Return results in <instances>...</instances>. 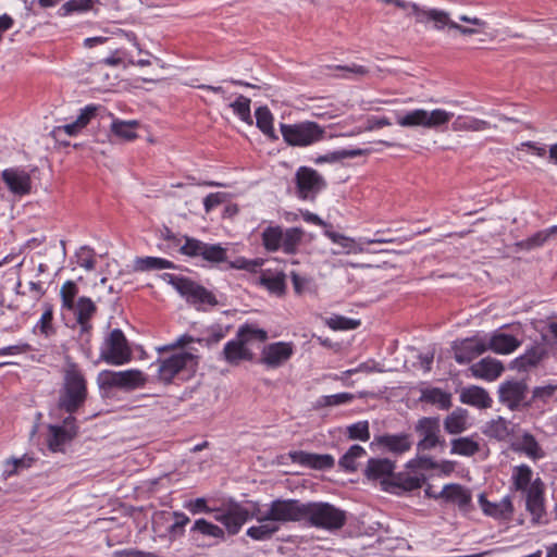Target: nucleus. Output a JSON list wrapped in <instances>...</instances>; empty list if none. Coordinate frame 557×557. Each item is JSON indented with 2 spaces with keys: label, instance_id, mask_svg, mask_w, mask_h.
Here are the masks:
<instances>
[{
  "label": "nucleus",
  "instance_id": "1",
  "mask_svg": "<svg viewBox=\"0 0 557 557\" xmlns=\"http://www.w3.org/2000/svg\"><path fill=\"white\" fill-rule=\"evenodd\" d=\"M87 397L88 388L84 373L76 363H69L64 369L57 408L70 416H74L85 405Z\"/></svg>",
  "mask_w": 557,
  "mask_h": 557
},
{
  "label": "nucleus",
  "instance_id": "2",
  "mask_svg": "<svg viewBox=\"0 0 557 557\" xmlns=\"http://www.w3.org/2000/svg\"><path fill=\"white\" fill-rule=\"evenodd\" d=\"M163 278L185 298L187 304L194 306L198 311H207L208 307L213 308L219 305L215 295L211 290L187 276L164 273Z\"/></svg>",
  "mask_w": 557,
  "mask_h": 557
},
{
  "label": "nucleus",
  "instance_id": "3",
  "mask_svg": "<svg viewBox=\"0 0 557 557\" xmlns=\"http://www.w3.org/2000/svg\"><path fill=\"white\" fill-rule=\"evenodd\" d=\"M305 511L304 522L317 529L339 530L347 522L346 511L326 502H308Z\"/></svg>",
  "mask_w": 557,
  "mask_h": 557
},
{
  "label": "nucleus",
  "instance_id": "4",
  "mask_svg": "<svg viewBox=\"0 0 557 557\" xmlns=\"http://www.w3.org/2000/svg\"><path fill=\"white\" fill-rule=\"evenodd\" d=\"M283 140L290 147H308L325 138V129L314 121L280 123Z\"/></svg>",
  "mask_w": 557,
  "mask_h": 557
},
{
  "label": "nucleus",
  "instance_id": "5",
  "mask_svg": "<svg viewBox=\"0 0 557 557\" xmlns=\"http://www.w3.org/2000/svg\"><path fill=\"white\" fill-rule=\"evenodd\" d=\"M158 380L164 385H169L173 383L176 375L184 371L188 372V377L193 376L198 369L199 356L182 351L158 359Z\"/></svg>",
  "mask_w": 557,
  "mask_h": 557
},
{
  "label": "nucleus",
  "instance_id": "6",
  "mask_svg": "<svg viewBox=\"0 0 557 557\" xmlns=\"http://www.w3.org/2000/svg\"><path fill=\"white\" fill-rule=\"evenodd\" d=\"M97 382L102 391L119 388L124 392H133L144 387L148 382V377L138 369L124 371L103 370L98 374Z\"/></svg>",
  "mask_w": 557,
  "mask_h": 557
},
{
  "label": "nucleus",
  "instance_id": "7",
  "mask_svg": "<svg viewBox=\"0 0 557 557\" xmlns=\"http://www.w3.org/2000/svg\"><path fill=\"white\" fill-rule=\"evenodd\" d=\"M306 503L296 498L273 499L264 511L261 520H268L275 524L289 522H304L306 515Z\"/></svg>",
  "mask_w": 557,
  "mask_h": 557
},
{
  "label": "nucleus",
  "instance_id": "8",
  "mask_svg": "<svg viewBox=\"0 0 557 557\" xmlns=\"http://www.w3.org/2000/svg\"><path fill=\"white\" fill-rule=\"evenodd\" d=\"M100 359L108 364L122 366L132 359V349L120 329L112 330L100 347Z\"/></svg>",
  "mask_w": 557,
  "mask_h": 557
},
{
  "label": "nucleus",
  "instance_id": "9",
  "mask_svg": "<svg viewBox=\"0 0 557 557\" xmlns=\"http://www.w3.org/2000/svg\"><path fill=\"white\" fill-rule=\"evenodd\" d=\"M79 433V425L74 416L67 414L61 424H49L47 445L52 453H64L65 446L72 443Z\"/></svg>",
  "mask_w": 557,
  "mask_h": 557
},
{
  "label": "nucleus",
  "instance_id": "10",
  "mask_svg": "<svg viewBox=\"0 0 557 557\" xmlns=\"http://www.w3.org/2000/svg\"><path fill=\"white\" fill-rule=\"evenodd\" d=\"M296 195L301 200L313 201L326 187V182L319 172L309 166H300L295 174Z\"/></svg>",
  "mask_w": 557,
  "mask_h": 557
},
{
  "label": "nucleus",
  "instance_id": "11",
  "mask_svg": "<svg viewBox=\"0 0 557 557\" xmlns=\"http://www.w3.org/2000/svg\"><path fill=\"white\" fill-rule=\"evenodd\" d=\"M414 432L419 436L417 449L431 450L436 446H444L445 440L441 436L440 417H422L414 424Z\"/></svg>",
  "mask_w": 557,
  "mask_h": 557
},
{
  "label": "nucleus",
  "instance_id": "12",
  "mask_svg": "<svg viewBox=\"0 0 557 557\" xmlns=\"http://www.w3.org/2000/svg\"><path fill=\"white\" fill-rule=\"evenodd\" d=\"M544 494L545 484L537 478L529 487L525 499V509L530 512L533 524H546L548 522L544 520L546 517Z\"/></svg>",
  "mask_w": 557,
  "mask_h": 557
},
{
  "label": "nucleus",
  "instance_id": "13",
  "mask_svg": "<svg viewBox=\"0 0 557 557\" xmlns=\"http://www.w3.org/2000/svg\"><path fill=\"white\" fill-rule=\"evenodd\" d=\"M293 352L294 347L292 343H271L263 347L259 362L269 369H277L290 359Z\"/></svg>",
  "mask_w": 557,
  "mask_h": 557
},
{
  "label": "nucleus",
  "instance_id": "14",
  "mask_svg": "<svg viewBox=\"0 0 557 557\" xmlns=\"http://www.w3.org/2000/svg\"><path fill=\"white\" fill-rule=\"evenodd\" d=\"M425 481V476H412L407 472L393 473L389 479L381 481V487L383 491L401 495L405 492H412L422 486Z\"/></svg>",
  "mask_w": 557,
  "mask_h": 557
},
{
  "label": "nucleus",
  "instance_id": "15",
  "mask_svg": "<svg viewBox=\"0 0 557 557\" xmlns=\"http://www.w3.org/2000/svg\"><path fill=\"white\" fill-rule=\"evenodd\" d=\"M528 385L525 381H505L498 387L499 401L505 404L510 410H517L523 407Z\"/></svg>",
  "mask_w": 557,
  "mask_h": 557
},
{
  "label": "nucleus",
  "instance_id": "16",
  "mask_svg": "<svg viewBox=\"0 0 557 557\" xmlns=\"http://www.w3.org/2000/svg\"><path fill=\"white\" fill-rule=\"evenodd\" d=\"M454 358L459 364H468L487 350L486 344L476 336L467 337L451 345Z\"/></svg>",
  "mask_w": 557,
  "mask_h": 557
},
{
  "label": "nucleus",
  "instance_id": "17",
  "mask_svg": "<svg viewBox=\"0 0 557 557\" xmlns=\"http://www.w3.org/2000/svg\"><path fill=\"white\" fill-rule=\"evenodd\" d=\"M288 456L294 463H298L314 470L332 469L335 465L334 457L329 454H314L304 450H294L289 451Z\"/></svg>",
  "mask_w": 557,
  "mask_h": 557
},
{
  "label": "nucleus",
  "instance_id": "18",
  "mask_svg": "<svg viewBox=\"0 0 557 557\" xmlns=\"http://www.w3.org/2000/svg\"><path fill=\"white\" fill-rule=\"evenodd\" d=\"M2 178L11 193L18 196L28 195L32 190L30 175L20 168L5 169Z\"/></svg>",
  "mask_w": 557,
  "mask_h": 557
},
{
  "label": "nucleus",
  "instance_id": "19",
  "mask_svg": "<svg viewBox=\"0 0 557 557\" xmlns=\"http://www.w3.org/2000/svg\"><path fill=\"white\" fill-rule=\"evenodd\" d=\"M372 444L377 445L380 448H383L388 453L401 455L410 450L412 446V438L408 433L383 434L375 436Z\"/></svg>",
  "mask_w": 557,
  "mask_h": 557
},
{
  "label": "nucleus",
  "instance_id": "20",
  "mask_svg": "<svg viewBox=\"0 0 557 557\" xmlns=\"http://www.w3.org/2000/svg\"><path fill=\"white\" fill-rule=\"evenodd\" d=\"M438 496L446 503L456 504L463 511H468L472 506L470 490L458 483L446 484L438 493Z\"/></svg>",
  "mask_w": 557,
  "mask_h": 557
},
{
  "label": "nucleus",
  "instance_id": "21",
  "mask_svg": "<svg viewBox=\"0 0 557 557\" xmlns=\"http://www.w3.org/2000/svg\"><path fill=\"white\" fill-rule=\"evenodd\" d=\"M253 356V352L247 347V343L237 336L235 339L228 341L221 351V358L232 366H237L243 360L252 361Z\"/></svg>",
  "mask_w": 557,
  "mask_h": 557
},
{
  "label": "nucleus",
  "instance_id": "22",
  "mask_svg": "<svg viewBox=\"0 0 557 557\" xmlns=\"http://www.w3.org/2000/svg\"><path fill=\"white\" fill-rule=\"evenodd\" d=\"M249 520L248 508L244 507L240 503L230 500L225 509V531L228 535H236L243 524Z\"/></svg>",
  "mask_w": 557,
  "mask_h": 557
},
{
  "label": "nucleus",
  "instance_id": "23",
  "mask_svg": "<svg viewBox=\"0 0 557 557\" xmlns=\"http://www.w3.org/2000/svg\"><path fill=\"white\" fill-rule=\"evenodd\" d=\"M479 504L483 512L493 518L510 519L515 511L509 495L505 496L499 503H492L485 497V494L482 493L479 496Z\"/></svg>",
  "mask_w": 557,
  "mask_h": 557
},
{
  "label": "nucleus",
  "instance_id": "24",
  "mask_svg": "<svg viewBox=\"0 0 557 557\" xmlns=\"http://www.w3.org/2000/svg\"><path fill=\"white\" fill-rule=\"evenodd\" d=\"M546 357V349L534 345L523 355L511 360L509 362V369L517 370L519 372H527L529 369L537 367L540 362Z\"/></svg>",
  "mask_w": 557,
  "mask_h": 557
},
{
  "label": "nucleus",
  "instance_id": "25",
  "mask_svg": "<svg viewBox=\"0 0 557 557\" xmlns=\"http://www.w3.org/2000/svg\"><path fill=\"white\" fill-rule=\"evenodd\" d=\"M505 368L502 361L486 357L471 367V372L475 377L485 381H494L502 375Z\"/></svg>",
  "mask_w": 557,
  "mask_h": 557
},
{
  "label": "nucleus",
  "instance_id": "26",
  "mask_svg": "<svg viewBox=\"0 0 557 557\" xmlns=\"http://www.w3.org/2000/svg\"><path fill=\"white\" fill-rule=\"evenodd\" d=\"M395 469V462L387 458H370L364 469V476L371 481L389 479Z\"/></svg>",
  "mask_w": 557,
  "mask_h": 557
},
{
  "label": "nucleus",
  "instance_id": "27",
  "mask_svg": "<svg viewBox=\"0 0 557 557\" xmlns=\"http://www.w3.org/2000/svg\"><path fill=\"white\" fill-rule=\"evenodd\" d=\"M460 401L480 409L491 408L493 404L486 389L478 385L463 388L460 393Z\"/></svg>",
  "mask_w": 557,
  "mask_h": 557
},
{
  "label": "nucleus",
  "instance_id": "28",
  "mask_svg": "<svg viewBox=\"0 0 557 557\" xmlns=\"http://www.w3.org/2000/svg\"><path fill=\"white\" fill-rule=\"evenodd\" d=\"M189 533L196 541L198 540L199 535L214 539L216 543L225 541V531L221 527L203 518L197 519L194 522Z\"/></svg>",
  "mask_w": 557,
  "mask_h": 557
},
{
  "label": "nucleus",
  "instance_id": "29",
  "mask_svg": "<svg viewBox=\"0 0 557 557\" xmlns=\"http://www.w3.org/2000/svg\"><path fill=\"white\" fill-rule=\"evenodd\" d=\"M520 345L521 342L511 334L495 333L491 336L486 347L487 350L491 349L496 354L508 355L515 351Z\"/></svg>",
  "mask_w": 557,
  "mask_h": 557
},
{
  "label": "nucleus",
  "instance_id": "30",
  "mask_svg": "<svg viewBox=\"0 0 557 557\" xmlns=\"http://www.w3.org/2000/svg\"><path fill=\"white\" fill-rule=\"evenodd\" d=\"M419 401L437 405L442 410H448L453 406L451 394L442 391L440 387L422 388Z\"/></svg>",
  "mask_w": 557,
  "mask_h": 557
},
{
  "label": "nucleus",
  "instance_id": "31",
  "mask_svg": "<svg viewBox=\"0 0 557 557\" xmlns=\"http://www.w3.org/2000/svg\"><path fill=\"white\" fill-rule=\"evenodd\" d=\"M478 434L471 436L456 437L450 441V454L465 457H472L481 450L479 442L474 440Z\"/></svg>",
  "mask_w": 557,
  "mask_h": 557
},
{
  "label": "nucleus",
  "instance_id": "32",
  "mask_svg": "<svg viewBox=\"0 0 557 557\" xmlns=\"http://www.w3.org/2000/svg\"><path fill=\"white\" fill-rule=\"evenodd\" d=\"M468 429V411L463 408H456L444 419V430L448 434L457 435Z\"/></svg>",
  "mask_w": 557,
  "mask_h": 557
},
{
  "label": "nucleus",
  "instance_id": "33",
  "mask_svg": "<svg viewBox=\"0 0 557 557\" xmlns=\"http://www.w3.org/2000/svg\"><path fill=\"white\" fill-rule=\"evenodd\" d=\"M428 22H433V27L437 30H442L445 27L451 29V24H455L446 11L437 9H423V13L421 14L418 23L424 24Z\"/></svg>",
  "mask_w": 557,
  "mask_h": 557
},
{
  "label": "nucleus",
  "instance_id": "34",
  "mask_svg": "<svg viewBox=\"0 0 557 557\" xmlns=\"http://www.w3.org/2000/svg\"><path fill=\"white\" fill-rule=\"evenodd\" d=\"M257 127L271 140L278 139L273 127V115L267 106L258 107L255 111Z\"/></svg>",
  "mask_w": 557,
  "mask_h": 557
},
{
  "label": "nucleus",
  "instance_id": "35",
  "mask_svg": "<svg viewBox=\"0 0 557 557\" xmlns=\"http://www.w3.org/2000/svg\"><path fill=\"white\" fill-rule=\"evenodd\" d=\"M98 0H67L57 11L58 16L66 17L73 14H83L95 9Z\"/></svg>",
  "mask_w": 557,
  "mask_h": 557
},
{
  "label": "nucleus",
  "instance_id": "36",
  "mask_svg": "<svg viewBox=\"0 0 557 557\" xmlns=\"http://www.w3.org/2000/svg\"><path fill=\"white\" fill-rule=\"evenodd\" d=\"M262 246L268 252H276L282 249L283 227L269 225L261 233Z\"/></svg>",
  "mask_w": 557,
  "mask_h": 557
},
{
  "label": "nucleus",
  "instance_id": "37",
  "mask_svg": "<svg viewBox=\"0 0 557 557\" xmlns=\"http://www.w3.org/2000/svg\"><path fill=\"white\" fill-rule=\"evenodd\" d=\"M532 469L528 465H520L513 468L511 475V491L527 492L532 484Z\"/></svg>",
  "mask_w": 557,
  "mask_h": 557
},
{
  "label": "nucleus",
  "instance_id": "38",
  "mask_svg": "<svg viewBox=\"0 0 557 557\" xmlns=\"http://www.w3.org/2000/svg\"><path fill=\"white\" fill-rule=\"evenodd\" d=\"M483 433L491 438L505 441L511 435L512 430L510 429L509 421L503 417H498L497 419L486 423L485 428L483 429Z\"/></svg>",
  "mask_w": 557,
  "mask_h": 557
},
{
  "label": "nucleus",
  "instance_id": "39",
  "mask_svg": "<svg viewBox=\"0 0 557 557\" xmlns=\"http://www.w3.org/2000/svg\"><path fill=\"white\" fill-rule=\"evenodd\" d=\"M369 152H370L369 149H361V148L342 149V150L329 152L323 156H319L314 160V163L315 164L334 163V162H338V161H342L347 158H356V157L367 156Z\"/></svg>",
  "mask_w": 557,
  "mask_h": 557
},
{
  "label": "nucleus",
  "instance_id": "40",
  "mask_svg": "<svg viewBox=\"0 0 557 557\" xmlns=\"http://www.w3.org/2000/svg\"><path fill=\"white\" fill-rule=\"evenodd\" d=\"M454 131L481 132L492 127L490 122L471 116L459 115L451 124Z\"/></svg>",
  "mask_w": 557,
  "mask_h": 557
},
{
  "label": "nucleus",
  "instance_id": "41",
  "mask_svg": "<svg viewBox=\"0 0 557 557\" xmlns=\"http://www.w3.org/2000/svg\"><path fill=\"white\" fill-rule=\"evenodd\" d=\"M554 234H557V225H554L547 230L539 231L534 233L532 236L528 237L527 239L517 242L516 247H518L521 250H532L534 248L543 246L544 243H546L547 239Z\"/></svg>",
  "mask_w": 557,
  "mask_h": 557
},
{
  "label": "nucleus",
  "instance_id": "42",
  "mask_svg": "<svg viewBox=\"0 0 557 557\" xmlns=\"http://www.w3.org/2000/svg\"><path fill=\"white\" fill-rule=\"evenodd\" d=\"M304 231L300 227H289L283 231L282 250L286 255H295L298 251Z\"/></svg>",
  "mask_w": 557,
  "mask_h": 557
},
{
  "label": "nucleus",
  "instance_id": "43",
  "mask_svg": "<svg viewBox=\"0 0 557 557\" xmlns=\"http://www.w3.org/2000/svg\"><path fill=\"white\" fill-rule=\"evenodd\" d=\"M367 454L366 449L355 444L339 458L338 466L346 472H356L358 467L356 459L363 457Z\"/></svg>",
  "mask_w": 557,
  "mask_h": 557
},
{
  "label": "nucleus",
  "instance_id": "44",
  "mask_svg": "<svg viewBox=\"0 0 557 557\" xmlns=\"http://www.w3.org/2000/svg\"><path fill=\"white\" fill-rule=\"evenodd\" d=\"M138 125L139 123L137 121H121L114 119L111 123V132L114 136L131 141L137 138L135 128L138 127Z\"/></svg>",
  "mask_w": 557,
  "mask_h": 557
},
{
  "label": "nucleus",
  "instance_id": "45",
  "mask_svg": "<svg viewBox=\"0 0 557 557\" xmlns=\"http://www.w3.org/2000/svg\"><path fill=\"white\" fill-rule=\"evenodd\" d=\"M42 308L44 312L34 327V333L39 331V333L45 337H50L55 334V329L53 326V306L50 302H45Z\"/></svg>",
  "mask_w": 557,
  "mask_h": 557
},
{
  "label": "nucleus",
  "instance_id": "46",
  "mask_svg": "<svg viewBox=\"0 0 557 557\" xmlns=\"http://www.w3.org/2000/svg\"><path fill=\"white\" fill-rule=\"evenodd\" d=\"M259 525H252L247 529V536L255 541H269L280 531V525L273 522H259Z\"/></svg>",
  "mask_w": 557,
  "mask_h": 557
},
{
  "label": "nucleus",
  "instance_id": "47",
  "mask_svg": "<svg viewBox=\"0 0 557 557\" xmlns=\"http://www.w3.org/2000/svg\"><path fill=\"white\" fill-rule=\"evenodd\" d=\"M174 268L175 264L172 261L159 257H143L135 260L136 271H152Z\"/></svg>",
  "mask_w": 557,
  "mask_h": 557
},
{
  "label": "nucleus",
  "instance_id": "48",
  "mask_svg": "<svg viewBox=\"0 0 557 557\" xmlns=\"http://www.w3.org/2000/svg\"><path fill=\"white\" fill-rule=\"evenodd\" d=\"M172 515L174 522L166 529V535L170 542H174L184 536L185 528L190 522L189 517L182 511H174Z\"/></svg>",
  "mask_w": 557,
  "mask_h": 557
},
{
  "label": "nucleus",
  "instance_id": "49",
  "mask_svg": "<svg viewBox=\"0 0 557 557\" xmlns=\"http://www.w3.org/2000/svg\"><path fill=\"white\" fill-rule=\"evenodd\" d=\"M230 329V325L213 324L206 330L207 336L197 338V343L210 348L219 344L227 335Z\"/></svg>",
  "mask_w": 557,
  "mask_h": 557
},
{
  "label": "nucleus",
  "instance_id": "50",
  "mask_svg": "<svg viewBox=\"0 0 557 557\" xmlns=\"http://www.w3.org/2000/svg\"><path fill=\"white\" fill-rule=\"evenodd\" d=\"M260 285L264 286L270 293L282 295L285 293L286 282L285 274L278 272L275 275L262 274L259 277Z\"/></svg>",
  "mask_w": 557,
  "mask_h": 557
},
{
  "label": "nucleus",
  "instance_id": "51",
  "mask_svg": "<svg viewBox=\"0 0 557 557\" xmlns=\"http://www.w3.org/2000/svg\"><path fill=\"white\" fill-rule=\"evenodd\" d=\"M200 252V257H202L203 260L211 263L224 262L226 261L227 258V250L220 244L203 243Z\"/></svg>",
  "mask_w": 557,
  "mask_h": 557
},
{
  "label": "nucleus",
  "instance_id": "52",
  "mask_svg": "<svg viewBox=\"0 0 557 557\" xmlns=\"http://www.w3.org/2000/svg\"><path fill=\"white\" fill-rule=\"evenodd\" d=\"M97 307L95 302L88 297H79L76 304V321L78 324H86V320L92 318L96 313Z\"/></svg>",
  "mask_w": 557,
  "mask_h": 557
},
{
  "label": "nucleus",
  "instance_id": "53",
  "mask_svg": "<svg viewBox=\"0 0 557 557\" xmlns=\"http://www.w3.org/2000/svg\"><path fill=\"white\" fill-rule=\"evenodd\" d=\"M329 227L324 231L326 237H329L334 244L339 245L343 248V252L351 253L361 251V248L357 247L355 239L345 236L344 234L337 233Z\"/></svg>",
  "mask_w": 557,
  "mask_h": 557
},
{
  "label": "nucleus",
  "instance_id": "54",
  "mask_svg": "<svg viewBox=\"0 0 557 557\" xmlns=\"http://www.w3.org/2000/svg\"><path fill=\"white\" fill-rule=\"evenodd\" d=\"M250 99L239 95L235 101H233L230 107L233 109L234 114H236L243 122L252 125V116L250 112Z\"/></svg>",
  "mask_w": 557,
  "mask_h": 557
},
{
  "label": "nucleus",
  "instance_id": "55",
  "mask_svg": "<svg viewBox=\"0 0 557 557\" xmlns=\"http://www.w3.org/2000/svg\"><path fill=\"white\" fill-rule=\"evenodd\" d=\"M237 337L242 338L247 344L252 339L265 342L268 338V333L263 329H259L253 324L245 323L239 326L237 331Z\"/></svg>",
  "mask_w": 557,
  "mask_h": 557
},
{
  "label": "nucleus",
  "instance_id": "56",
  "mask_svg": "<svg viewBox=\"0 0 557 557\" xmlns=\"http://www.w3.org/2000/svg\"><path fill=\"white\" fill-rule=\"evenodd\" d=\"M425 117H426V110L414 109L412 111L407 112L405 115L399 116L397 119V123L403 127H414V126L425 127Z\"/></svg>",
  "mask_w": 557,
  "mask_h": 557
},
{
  "label": "nucleus",
  "instance_id": "57",
  "mask_svg": "<svg viewBox=\"0 0 557 557\" xmlns=\"http://www.w3.org/2000/svg\"><path fill=\"white\" fill-rule=\"evenodd\" d=\"M557 385L536 386L532 391V397L523 403V408H530L536 400L546 404L556 393Z\"/></svg>",
  "mask_w": 557,
  "mask_h": 557
},
{
  "label": "nucleus",
  "instance_id": "58",
  "mask_svg": "<svg viewBox=\"0 0 557 557\" xmlns=\"http://www.w3.org/2000/svg\"><path fill=\"white\" fill-rule=\"evenodd\" d=\"M347 438L350 441L367 442L370 440V428L369 422L358 421L347 426L346 429Z\"/></svg>",
  "mask_w": 557,
  "mask_h": 557
},
{
  "label": "nucleus",
  "instance_id": "59",
  "mask_svg": "<svg viewBox=\"0 0 557 557\" xmlns=\"http://www.w3.org/2000/svg\"><path fill=\"white\" fill-rule=\"evenodd\" d=\"M355 399V395L351 393H338L334 395H325L318 398L315 408L339 406L348 404Z\"/></svg>",
  "mask_w": 557,
  "mask_h": 557
},
{
  "label": "nucleus",
  "instance_id": "60",
  "mask_svg": "<svg viewBox=\"0 0 557 557\" xmlns=\"http://www.w3.org/2000/svg\"><path fill=\"white\" fill-rule=\"evenodd\" d=\"M78 294V287L75 282L66 281L60 290L62 307L73 310L75 307V297Z\"/></svg>",
  "mask_w": 557,
  "mask_h": 557
},
{
  "label": "nucleus",
  "instance_id": "61",
  "mask_svg": "<svg viewBox=\"0 0 557 557\" xmlns=\"http://www.w3.org/2000/svg\"><path fill=\"white\" fill-rule=\"evenodd\" d=\"M454 114L451 112H447L443 109H435L431 112L426 111L425 117V127L426 128H437L444 124H447Z\"/></svg>",
  "mask_w": 557,
  "mask_h": 557
},
{
  "label": "nucleus",
  "instance_id": "62",
  "mask_svg": "<svg viewBox=\"0 0 557 557\" xmlns=\"http://www.w3.org/2000/svg\"><path fill=\"white\" fill-rule=\"evenodd\" d=\"M327 325L335 331L355 330L360 325L359 320L349 319L342 315H334L327 320Z\"/></svg>",
  "mask_w": 557,
  "mask_h": 557
},
{
  "label": "nucleus",
  "instance_id": "63",
  "mask_svg": "<svg viewBox=\"0 0 557 557\" xmlns=\"http://www.w3.org/2000/svg\"><path fill=\"white\" fill-rule=\"evenodd\" d=\"M264 263V260L261 258L256 259H246L244 257H238L234 261L230 262V268L246 270L248 272L255 273L257 269L261 268Z\"/></svg>",
  "mask_w": 557,
  "mask_h": 557
},
{
  "label": "nucleus",
  "instance_id": "64",
  "mask_svg": "<svg viewBox=\"0 0 557 557\" xmlns=\"http://www.w3.org/2000/svg\"><path fill=\"white\" fill-rule=\"evenodd\" d=\"M184 238L185 244L181 246L180 253L190 258L200 257V251L202 249L203 242L189 236H184Z\"/></svg>",
  "mask_w": 557,
  "mask_h": 557
}]
</instances>
